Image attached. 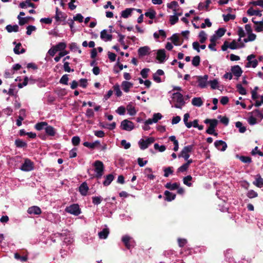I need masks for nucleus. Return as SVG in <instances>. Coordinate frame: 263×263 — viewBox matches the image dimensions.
Segmentation results:
<instances>
[{
    "instance_id": "7",
    "label": "nucleus",
    "mask_w": 263,
    "mask_h": 263,
    "mask_svg": "<svg viewBox=\"0 0 263 263\" xmlns=\"http://www.w3.org/2000/svg\"><path fill=\"white\" fill-rule=\"evenodd\" d=\"M120 127L123 130L131 131L134 129L135 125L133 122L127 119H125L121 122Z\"/></svg>"
},
{
    "instance_id": "60",
    "label": "nucleus",
    "mask_w": 263,
    "mask_h": 263,
    "mask_svg": "<svg viewBox=\"0 0 263 263\" xmlns=\"http://www.w3.org/2000/svg\"><path fill=\"white\" fill-rule=\"evenodd\" d=\"M14 258L17 260H20L21 261H26L27 260V256H21L18 253H15L14 254Z\"/></svg>"
},
{
    "instance_id": "14",
    "label": "nucleus",
    "mask_w": 263,
    "mask_h": 263,
    "mask_svg": "<svg viewBox=\"0 0 263 263\" xmlns=\"http://www.w3.org/2000/svg\"><path fill=\"white\" fill-rule=\"evenodd\" d=\"M27 213L30 215H40L42 213L41 209L37 206H32L27 210Z\"/></svg>"
},
{
    "instance_id": "55",
    "label": "nucleus",
    "mask_w": 263,
    "mask_h": 263,
    "mask_svg": "<svg viewBox=\"0 0 263 263\" xmlns=\"http://www.w3.org/2000/svg\"><path fill=\"white\" fill-rule=\"evenodd\" d=\"M126 108L123 106H119L116 110V112L119 115H124L125 114Z\"/></svg>"
},
{
    "instance_id": "57",
    "label": "nucleus",
    "mask_w": 263,
    "mask_h": 263,
    "mask_svg": "<svg viewBox=\"0 0 263 263\" xmlns=\"http://www.w3.org/2000/svg\"><path fill=\"white\" fill-rule=\"evenodd\" d=\"M247 196L249 198H253L257 197L258 194L254 190H251L248 191L247 194Z\"/></svg>"
},
{
    "instance_id": "63",
    "label": "nucleus",
    "mask_w": 263,
    "mask_h": 263,
    "mask_svg": "<svg viewBox=\"0 0 263 263\" xmlns=\"http://www.w3.org/2000/svg\"><path fill=\"white\" fill-rule=\"evenodd\" d=\"M256 35L254 33H250L249 34L248 36L247 39H244L245 42H248L250 41H253L256 39Z\"/></svg>"
},
{
    "instance_id": "17",
    "label": "nucleus",
    "mask_w": 263,
    "mask_h": 263,
    "mask_svg": "<svg viewBox=\"0 0 263 263\" xmlns=\"http://www.w3.org/2000/svg\"><path fill=\"white\" fill-rule=\"evenodd\" d=\"M89 187L86 182H83L79 186V192L83 196H86L88 191Z\"/></svg>"
},
{
    "instance_id": "45",
    "label": "nucleus",
    "mask_w": 263,
    "mask_h": 263,
    "mask_svg": "<svg viewBox=\"0 0 263 263\" xmlns=\"http://www.w3.org/2000/svg\"><path fill=\"white\" fill-rule=\"evenodd\" d=\"M68 53V51H66V50H64V51H60L59 54H58V55L56 56L54 60V61L56 62H58L61 58L63 57L64 56L67 55V54Z\"/></svg>"
},
{
    "instance_id": "20",
    "label": "nucleus",
    "mask_w": 263,
    "mask_h": 263,
    "mask_svg": "<svg viewBox=\"0 0 263 263\" xmlns=\"http://www.w3.org/2000/svg\"><path fill=\"white\" fill-rule=\"evenodd\" d=\"M13 44L16 45L13 49V51L15 54H20L25 52V49L24 48H21V43H18L16 44V42H14Z\"/></svg>"
},
{
    "instance_id": "47",
    "label": "nucleus",
    "mask_w": 263,
    "mask_h": 263,
    "mask_svg": "<svg viewBox=\"0 0 263 263\" xmlns=\"http://www.w3.org/2000/svg\"><path fill=\"white\" fill-rule=\"evenodd\" d=\"M178 6V4L176 1H173L170 3L167 4V7L171 9L173 11H176V8Z\"/></svg>"
},
{
    "instance_id": "28",
    "label": "nucleus",
    "mask_w": 263,
    "mask_h": 263,
    "mask_svg": "<svg viewBox=\"0 0 263 263\" xmlns=\"http://www.w3.org/2000/svg\"><path fill=\"white\" fill-rule=\"evenodd\" d=\"M109 233V229L108 228H104L98 233V235L100 239H106L108 237Z\"/></svg>"
},
{
    "instance_id": "2",
    "label": "nucleus",
    "mask_w": 263,
    "mask_h": 263,
    "mask_svg": "<svg viewBox=\"0 0 263 263\" xmlns=\"http://www.w3.org/2000/svg\"><path fill=\"white\" fill-rule=\"evenodd\" d=\"M172 99L176 103L174 105V107L175 108L181 109L185 104L183 96L180 92L174 93Z\"/></svg>"
},
{
    "instance_id": "51",
    "label": "nucleus",
    "mask_w": 263,
    "mask_h": 263,
    "mask_svg": "<svg viewBox=\"0 0 263 263\" xmlns=\"http://www.w3.org/2000/svg\"><path fill=\"white\" fill-rule=\"evenodd\" d=\"M63 63H64L63 68H64V70L65 71L67 72H73L74 71V69L70 68V67L69 66V62H64Z\"/></svg>"
},
{
    "instance_id": "18",
    "label": "nucleus",
    "mask_w": 263,
    "mask_h": 263,
    "mask_svg": "<svg viewBox=\"0 0 263 263\" xmlns=\"http://www.w3.org/2000/svg\"><path fill=\"white\" fill-rule=\"evenodd\" d=\"M100 37L105 42L111 41L112 40V35L107 33V30H103L101 32Z\"/></svg>"
},
{
    "instance_id": "58",
    "label": "nucleus",
    "mask_w": 263,
    "mask_h": 263,
    "mask_svg": "<svg viewBox=\"0 0 263 263\" xmlns=\"http://www.w3.org/2000/svg\"><path fill=\"white\" fill-rule=\"evenodd\" d=\"M226 32V29L223 28H219L215 32V35L218 37L222 36Z\"/></svg>"
},
{
    "instance_id": "10",
    "label": "nucleus",
    "mask_w": 263,
    "mask_h": 263,
    "mask_svg": "<svg viewBox=\"0 0 263 263\" xmlns=\"http://www.w3.org/2000/svg\"><path fill=\"white\" fill-rule=\"evenodd\" d=\"M164 75V71L161 69H158L157 71L154 73L153 78L154 81L157 83H160L164 81V79H161V76H163Z\"/></svg>"
},
{
    "instance_id": "38",
    "label": "nucleus",
    "mask_w": 263,
    "mask_h": 263,
    "mask_svg": "<svg viewBox=\"0 0 263 263\" xmlns=\"http://www.w3.org/2000/svg\"><path fill=\"white\" fill-rule=\"evenodd\" d=\"M156 12L153 9H149L148 11L146 12L144 14L145 16L149 17L151 19H154L156 17Z\"/></svg>"
},
{
    "instance_id": "33",
    "label": "nucleus",
    "mask_w": 263,
    "mask_h": 263,
    "mask_svg": "<svg viewBox=\"0 0 263 263\" xmlns=\"http://www.w3.org/2000/svg\"><path fill=\"white\" fill-rule=\"evenodd\" d=\"M169 140L173 142L174 144V151L177 152L179 149V143L175 136H171L169 137Z\"/></svg>"
},
{
    "instance_id": "4",
    "label": "nucleus",
    "mask_w": 263,
    "mask_h": 263,
    "mask_svg": "<svg viewBox=\"0 0 263 263\" xmlns=\"http://www.w3.org/2000/svg\"><path fill=\"white\" fill-rule=\"evenodd\" d=\"M154 141L155 138L151 137L146 138L145 140L140 139L138 142V144L141 149L144 150L153 143Z\"/></svg>"
},
{
    "instance_id": "59",
    "label": "nucleus",
    "mask_w": 263,
    "mask_h": 263,
    "mask_svg": "<svg viewBox=\"0 0 263 263\" xmlns=\"http://www.w3.org/2000/svg\"><path fill=\"white\" fill-rule=\"evenodd\" d=\"M209 84L213 89H215L218 87V82L216 79L210 81Z\"/></svg>"
},
{
    "instance_id": "62",
    "label": "nucleus",
    "mask_w": 263,
    "mask_h": 263,
    "mask_svg": "<svg viewBox=\"0 0 263 263\" xmlns=\"http://www.w3.org/2000/svg\"><path fill=\"white\" fill-rule=\"evenodd\" d=\"M69 78L68 77V75L65 74H64L61 78L60 80V83L64 85H67L68 84V81Z\"/></svg>"
},
{
    "instance_id": "24",
    "label": "nucleus",
    "mask_w": 263,
    "mask_h": 263,
    "mask_svg": "<svg viewBox=\"0 0 263 263\" xmlns=\"http://www.w3.org/2000/svg\"><path fill=\"white\" fill-rule=\"evenodd\" d=\"M150 48L148 46H144L139 48L138 54L140 56H145L149 53Z\"/></svg>"
},
{
    "instance_id": "53",
    "label": "nucleus",
    "mask_w": 263,
    "mask_h": 263,
    "mask_svg": "<svg viewBox=\"0 0 263 263\" xmlns=\"http://www.w3.org/2000/svg\"><path fill=\"white\" fill-rule=\"evenodd\" d=\"M63 13L61 11H59L58 8H56V14L55 15V19L57 22H59L62 21Z\"/></svg>"
},
{
    "instance_id": "12",
    "label": "nucleus",
    "mask_w": 263,
    "mask_h": 263,
    "mask_svg": "<svg viewBox=\"0 0 263 263\" xmlns=\"http://www.w3.org/2000/svg\"><path fill=\"white\" fill-rule=\"evenodd\" d=\"M134 86V84L127 81H124L121 83V86L122 90L126 93L130 91V89Z\"/></svg>"
},
{
    "instance_id": "3",
    "label": "nucleus",
    "mask_w": 263,
    "mask_h": 263,
    "mask_svg": "<svg viewBox=\"0 0 263 263\" xmlns=\"http://www.w3.org/2000/svg\"><path fill=\"white\" fill-rule=\"evenodd\" d=\"M65 212L74 216H78L81 213V210L78 204L73 203L67 206L65 209Z\"/></svg>"
},
{
    "instance_id": "23",
    "label": "nucleus",
    "mask_w": 263,
    "mask_h": 263,
    "mask_svg": "<svg viewBox=\"0 0 263 263\" xmlns=\"http://www.w3.org/2000/svg\"><path fill=\"white\" fill-rule=\"evenodd\" d=\"M253 184L259 188L263 186V178L259 174L256 175L255 180L253 181Z\"/></svg>"
},
{
    "instance_id": "27",
    "label": "nucleus",
    "mask_w": 263,
    "mask_h": 263,
    "mask_svg": "<svg viewBox=\"0 0 263 263\" xmlns=\"http://www.w3.org/2000/svg\"><path fill=\"white\" fill-rule=\"evenodd\" d=\"M46 134L50 136H54L55 134V129L51 126L47 125L45 128Z\"/></svg>"
},
{
    "instance_id": "39",
    "label": "nucleus",
    "mask_w": 263,
    "mask_h": 263,
    "mask_svg": "<svg viewBox=\"0 0 263 263\" xmlns=\"http://www.w3.org/2000/svg\"><path fill=\"white\" fill-rule=\"evenodd\" d=\"M47 125V123L46 122H41L36 123L35 125V128L37 130H41L45 129V127Z\"/></svg>"
},
{
    "instance_id": "19",
    "label": "nucleus",
    "mask_w": 263,
    "mask_h": 263,
    "mask_svg": "<svg viewBox=\"0 0 263 263\" xmlns=\"http://www.w3.org/2000/svg\"><path fill=\"white\" fill-rule=\"evenodd\" d=\"M166 58L164 49L159 50L157 52V59L160 62H163Z\"/></svg>"
},
{
    "instance_id": "37",
    "label": "nucleus",
    "mask_w": 263,
    "mask_h": 263,
    "mask_svg": "<svg viewBox=\"0 0 263 263\" xmlns=\"http://www.w3.org/2000/svg\"><path fill=\"white\" fill-rule=\"evenodd\" d=\"M254 30L256 32H263V23L262 21H258V23L254 25Z\"/></svg>"
},
{
    "instance_id": "36",
    "label": "nucleus",
    "mask_w": 263,
    "mask_h": 263,
    "mask_svg": "<svg viewBox=\"0 0 263 263\" xmlns=\"http://www.w3.org/2000/svg\"><path fill=\"white\" fill-rule=\"evenodd\" d=\"M134 9L132 8H126L125 10L121 12V16L123 18L128 17L130 15Z\"/></svg>"
},
{
    "instance_id": "31",
    "label": "nucleus",
    "mask_w": 263,
    "mask_h": 263,
    "mask_svg": "<svg viewBox=\"0 0 263 263\" xmlns=\"http://www.w3.org/2000/svg\"><path fill=\"white\" fill-rule=\"evenodd\" d=\"M192 104L195 106L200 107L203 104V101L201 98L195 97L192 100Z\"/></svg>"
},
{
    "instance_id": "41",
    "label": "nucleus",
    "mask_w": 263,
    "mask_h": 263,
    "mask_svg": "<svg viewBox=\"0 0 263 263\" xmlns=\"http://www.w3.org/2000/svg\"><path fill=\"white\" fill-rule=\"evenodd\" d=\"M235 126L239 129V132L240 133H244L246 131V127L243 126L242 123L240 121L236 122Z\"/></svg>"
},
{
    "instance_id": "56",
    "label": "nucleus",
    "mask_w": 263,
    "mask_h": 263,
    "mask_svg": "<svg viewBox=\"0 0 263 263\" xmlns=\"http://www.w3.org/2000/svg\"><path fill=\"white\" fill-rule=\"evenodd\" d=\"M250 115V117L247 119L248 122L251 125H255L257 123L256 119L253 116V115Z\"/></svg>"
},
{
    "instance_id": "40",
    "label": "nucleus",
    "mask_w": 263,
    "mask_h": 263,
    "mask_svg": "<svg viewBox=\"0 0 263 263\" xmlns=\"http://www.w3.org/2000/svg\"><path fill=\"white\" fill-rule=\"evenodd\" d=\"M229 45V47L231 49H236L237 48H240L244 47V45H242L239 46L235 41H233L231 42Z\"/></svg>"
},
{
    "instance_id": "15",
    "label": "nucleus",
    "mask_w": 263,
    "mask_h": 263,
    "mask_svg": "<svg viewBox=\"0 0 263 263\" xmlns=\"http://www.w3.org/2000/svg\"><path fill=\"white\" fill-rule=\"evenodd\" d=\"M208 78V76L207 75L198 77V86L199 87L203 88L206 86Z\"/></svg>"
},
{
    "instance_id": "52",
    "label": "nucleus",
    "mask_w": 263,
    "mask_h": 263,
    "mask_svg": "<svg viewBox=\"0 0 263 263\" xmlns=\"http://www.w3.org/2000/svg\"><path fill=\"white\" fill-rule=\"evenodd\" d=\"M114 89L116 95L119 97L122 95V92L120 88V86L118 84H116L114 86Z\"/></svg>"
},
{
    "instance_id": "49",
    "label": "nucleus",
    "mask_w": 263,
    "mask_h": 263,
    "mask_svg": "<svg viewBox=\"0 0 263 263\" xmlns=\"http://www.w3.org/2000/svg\"><path fill=\"white\" fill-rule=\"evenodd\" d=\"M223 21L226 22L230 20H233L235 18V15L232 14H223L222 15Z\"/></svg>"
},
{
    "instance_id": "25",
    "label": "nucleus",
    "mask_w": 263,
    "mask_h": 263,
    "mask_svg": "<svg viewBox=\"0 0 263 263\" xmlns=\"http://www.w3.org/2000/svg\"><path fill=\"white\" fill-rule=\"evenodd\" d=\"M204 122L205 124H209L210 126L209 127L211 128H214L217 126L218 124V121L216 119H206L204 120Z\"/></svg>"
},
{
    "instance_id": "46",
    "label": "nucleus",
    "mask_w": 263,
    "mask_h": 263,
    "mask_svg": "<svg viewBox=\"0 0 263 263\" xmlns=\"http://www.w3.org/2000/svg\"><path fill=\"white\" fill-rule=\"evenodd\" d=\"M236 88L239 93L241 95H245L247 93L246 89L240 84H238L236 85Z\"/></svg>"
},
{
    "instance_id": "35",
    "label": "nucleus",
    "mask_w": 263,
    "mask_h": 263,
    "mask_svg": "<svg viewBox=\"0 0 263 263\" xmlns=\"http://www.w3.org/2000/svg\"><path fill=\"white\" fill-rule=\"evenodd\" d=\"M55 49L58 51H62L65 50L66 48V44L65 42H60L57 44L55 46H54Z\"/></svg>"
},
{
    "instance_id": "32",
    "label": "nucleus",
    "mask_w": 263,
    "mask_h": 263,
    "mask_svg": "<svg viewBox=\"0 0 263 263\" xmlns=\"http://www.w3.org/2000/svg\"><path fill=\"white\" fill-rule=\"evenodd\" d=\"M6 30L9 32H18V26L17 25H8L6 27Z\"/></svg>"
},
{
    "instance_id": "9",
    "label": "nucleus",
    "mask_w": 263,
    "mask_h": 263,
    "mask_svg": "<svg viewBox=\"0 0 263 263\" xmlns=\"http://www.w3.org/2000/svg\"><path fill=\"white\" fill-rule=\"evenodd\" d=\"M33 168V163L29 159H26L21 166V170L24 172H29Z\"/></svg>"
},
{
    "instance_id": "34",
    "label": "nucleus",
    "mask_w": 263,
    "mask_h": 263,
    "mask_svg": "<svg viewBox=\"0 0 263 263\" xmlns=\"http://www.w3.org/2000/svg\"><path fill=\"white\" fill-rule=\"evenodd\" d=\"M179 186V184L178 183H171V182H167L165 185V187L170 190L173 191L177 190Z\"/></svg>"
},
{
    "instance_id": "64",
    "label": "nucleus",
    "mask_w": 263,
    "mask_h": 263,
    "mask_svg": "<svg viewBox=\"0 0 263 263\" xmlns=\"http://www.w3.org/2000/svg\"><path fill=\"white\" fill-rule=\"evenodd\" d=\"M178 21V17L175 14L170 16V22L172 25L175 24Z\"/></svg>"
},
{
    "instance_id": "5",
    "label": "nucleus",
    "mask_w": 263,
    "mask_h": 263,
    "mask_svg": "<svg viewBox=\"0 0 263 263\" xmlns=\"http://www.w3.org/2000/svg\"><path fill=\"white\" fill-rule=\"evenodd\" d=\"M54 236L57 238H59L60 240H62L63 243L65 244H69L72 242V238L69 236V235L67 234V231L65 230L64 232L62 233H57L54 234Z\"/></svg>"
},
{
    "instance_id": "61",
    "label": "nucleus",
    "mask_w": 263,
    "mask_h": 263,
    "mask_svg": "<svg viewBox=\"0 0 263 263\" xmlns=\"http://www.w3.org/2000/svg\"><path fill=\"white\" fill-rule=\"evenodd\" d=\"M154 147L156 150H158L160 152H163L166 149V147L165 145L160 146L158 143H155L154 145Z\"/></svg>"
},
{
    "instance_id": "26",
    "label": "nucleus",
    "mask_w": 263,
    "mask_h": 263,
    "mask_svg": "<svg viewBox=\"0 0 263 263\" xmlns=\"http://www.w3.org/2000/svg\"><path fill=\"white\" fill-rule=\"evenodd\" d=\"M164 194L165 196V199L167 201H171L174 200L176 198V194L170 192L168 191H165L164 193Z\"/></svg>"
},
{
    "instance_id": "22",
    "label": "nucleus",
    "mask_w": 263,
    "mask_h": 263,
    "mask_svg": "<svg viewBox=\"0 0 263 263\" xmlns=\"http://www.w3.org/2000/svg\"><path fill=\"white\" fill-rule=\"evenodd\" d=\"M126 109L128 114H129L130 116H133L137 114V110L135 108V107L132 104V103L128 104V105L126 106Z\"/></svg>"
},
{
    "instance_id": "6",
    "label": "nucleus",
    "mask_w": 263,
    "mask_h": 263,
    "mask_svg": "<svg viewBox=\"0 0 263 263\" xmlns=\"http://www.w3.org/2000/svg\"><path fill=\"white\" fill-rule=\"evenodd\" d=\"M193 148L194 146L193 145L184 146L181 151L179 157H182L185 160H187L189 158L190 153L193 150Z\"/></svg>"
},
{
    "instance_id": "1",
    "label": "nucleus",
    "mask_w": 263,
    "mask_h": 263,
    "mask_svg": "<svg viewBox=\"0 0 263 263\" xmlns=\"http://www.w3.org/2000/svg\"><path fill=\"white\" fill-rule=\"evenodd\" d=\"M95 167V177L97 179H100L103 175L104 172V165L103 163L100 160H96L93 164Z\"/></svg>"
},
{
    "instance_id": "42",
    "label": "nucleus",
    "mask_w": 263,
    "mask_h": 263,
    "mask_svg": "<svg viewBox=\"0 0 263 263\" xmlns=\"http://www.w3.org/2000/svg\"><path fill=\"white\" fill-rule=\"evenodd\" d=\"M15 144L17 147H24L27 145L26 142L19 139L15 140Z\"/></svg>"
},
{
    "instance_id": "13",
    "label": "nucleus",
    "mask_w": 263,
    "mask_h": 263,
    "mask_svg": "<svg viewBox=\"0 0 263 263\" xmlns=\"http://www.w3.org/2000/svg\"><path fill=\"white\" fill-rule=\"evenodd\" d=\"M215 147L219 151H224L227 148V143L222 140H217L214 142Z\"/></svg>"
},
{
    "instance_id": "21",
    "label": "nucleus",
    "mask_w": 263,
    "mask_h": 263,
    "mask_svg": "<svg viewBox=\"0 0 263 263\" xmlns=\"http://www.w3.org/2000/svg\"><path fill=\"white\" fill-rule=\"evenodd\" d=\"M114 176L111 174L105 176L104 177V180L103 182V184L105 186H108L114 180Z\"/></svg>"
},
{
    "instance_id": "54",
    "label": "nucleus",
    "mask_w": 263,
    "mask_h": 263,
    "mask_svg": "<svg viewBox=\"0 0 263 263\" xmlns=\"http://www.w3.org/2000/svg\"><path fill=\"white\" fill-rule=\"evenodd\" d=\"M171 40L175 45L178 46L180 45V43H179V38L177 34H173L171 37Z\"/></svg>"
},
{
    "instance_id": "16",
    "label": "nucleus",
    "mask_w": 263,
    "mask_h": 263,
    "mask_svg": "<svg viewBox=\"0 0 263 263\" xmlns=\"http://www.w3.org/2000/svg\"><path fill=\"white\" fill-rule=\"evenodd\" d=\"M231 71L232 73L236 77L239 78L241 76L242 70L240 67L238 65H235L231 67Z\"/></svg>"
},
{
    "instance_id": "48",
    "label": "nucleus",
    "mask_w": 263,
    "mask_h": 263,
    "mask_svg": "<svg viewBox=\"0 0 263 263\" xmlns=\"http://www.w3.org/2000/svg\"><path fill=\"white\" fill-rule=\"evenodd\" d=\"M192 180V177L191 175H188L184 177L183 181V183L188 186H191L192 185V183L190 182Z\"/></svg>"
},
{
    "instance_id": "30",
    "label": "nucleus",
    "mask_w": 263,
    "mask_h": 263,
    "mask_svg": "<svg viewBox=\"0 0 263 263\" xmlns=\"http://www.w3.org/2000/svg\"><path fill=\"white\" fill-rule=\"evenodd\" d=\"M247 14L250 16L256 15L261 16L262 15L260 11L258 10H254L252 8H250L247 10Z\"/></svg>"
},
{
    "instance_id": "50",
    "label": "nucleus",
    "mask_w": 263,
    "mask_h": 263,
    "mask_svg": "<svg viewBox=\"0 0 263 263\" xmlns=\"http://www.w3.org/2000/svg\"><path fill=\"white\" fill-rule=\"evenodd\" d=\"M200 58L198 55L194 57L192 60V64L194 66L197 67L200 64Z\"/></svg>"
},
{
    "instance_id": "43",
    "label": "nucleus",
    "mask_w": 263,
    "mask_h": 263,
    "mask_svg": "<svg viewBox=\"0 0 263 263\" xmlns=\"http://www.w3.org/2000/svg\"><path fill=\"white\" fill-rule=\"evenodd\" d=\"M199 37L200 39V43L201 44L204 43L207 39L205 32L203 30L201 31L199 34Z\"/></svg>"
},
{
    "instance_id": "8",
    "label": "nucleus",
    "mask_w": 263,
    "mask_h": 263,
    "mask_svg": "<svg viewBox=\"0 0 263 263\" xmlns=\"http://www.w3.org/2000/svg\"><path fill=\"white\" fill-rule=\"evenodd\" d=\"M122 241L127 249H130L134 247L135 245V241L131 237L127 235L123 236L122 237Z\"/></svg>"
},
{
    "instance_id": "11",
    "label": "nucleus",
    "mask_w": 263,
    "mask_h": 263,
    "mask_svg": "<svg viewBox=\"0 0 263 263\" xmlns=\"http://www.w3.org/2000/svg\"><path fill=\"white\" fill-rule=\"evenodd\" d=\"M255 57V55L254 54H250L247 57V60L248 61V62L247 63V67H252L253 68H255L257 64H258V61L256 60H253L252 59H254Z\"/></svg>"
},
{
    "instance_id": "29",
    "label": "nucleus",
    "mask_w": 263,
    "mask_h": 263,
    "mask_svg": "<svg viewBox=\"0 0 263 263\" xmlns=\"http://www.w3.org/2000/svg\"><path fill=\"white\" fill-rule=\"evenodd\" d=\"M20 7L21 8H26L28 7H35V5L31 2V0H26L20 4Z\"/></svg>"
},
{
    "instance_id": "44",
    "label": "nucleus",
    "mask_w": 263,
    "mask_h": 263,
    "mask_svg": "<svg viewBox=\"0 0 263 263\" xmlns=\"http://www.w3.org/2000/svg\"><path fill=\"white\" fill-rule=\"evenodd\" d=\"M103 200V198L101 196H93L92 197V202L95 205H98L101 203Z\"/></svg>"
}]
</instances>
